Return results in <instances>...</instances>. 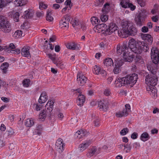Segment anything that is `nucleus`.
<instances>
[{
	"mask_svg": "<svg viewBox=\"0 0 159 159\" xmlns=\"http://www.w3.org/2000/svg\"><path fill=\"white\" fill-rule=\"evenodd\" d=\"M99 23L98 25L95 26V28L96 29L98 30V31L100 32L103 26H106V24L104 23L100 24Z\"/></svg>",
	"mask_w": 159,
	"mask_h": 159,
	"instance_id": "nucleus-41",
	"label": "nucleus"
},
{
	"mask_svg": "<svg viewBox=\"0 0 159 159\" xmlns=\"http://www.w3.org/2000/svg\"><path fill=\"white\" fill-rule=\"evenodd\" d=\"M122 29L118 30V33L120 36L126 35L134 36L137 34V29L131 22L123 20L121 22Z\"/></svg>",
	"mask_w": 159,
	"mask_h": 159,
	"instance_id": "nucleus-1",
	"label": "nucleus"
},
{
	"mask_svg": "<svg viewBox=\"0 0 159 159\" xmlns=\"http://www.w3.org/2000/svg\"><path fill=\"white\" fill-rule=\"evenodd\" d=\"M130 52H127L125 55H123V58L126 61L131 62L134 58V55L130 54Z\"/></svg>",
	"mask_w": 159,
	"mask_h": 159,
	"instance_id": "nucleus-19",
	"label": "nucleus"
},
{
	"mask_svg": "<svg viewBox=\"0 0 159 159\" xmlns=\"http://www.w3.org/2000/svg\"><path fill=\"white\" fill-rule=\"evenodd\" d=\"M151 57L152 61L155 65V66L154 67L153 65L152 64L148 67V70L151 73L149 75H156L155 74L157 72V65L159 61V52L156 48L153 47L151 49Z\"/></svg>",
	"mask_w": 159,
	"mask_h": 159,
	"instance_id": "nucleus-3",
	"label": "nucleus"
},
{
	"mask_svg": "<svg viewBox=\"0 0 159 159\" xmlns=\"http://www.w3.org/2000/svg\"><path fill=\"white\" fill-rule=\"evenodd\" d=\"M108 19V16L105 15H102L100 16V19L102 22H105Z\"/></svg>",
	"mask_w": 159,
	"mask_h": 159,
	"instance_id": "nucleus-50",
	"label": "nucleus"
},
{
	"mask_svg": "<svg viewBox=\"0 0 159 159\" xmlns=\"http://www.w3.org/2000/svg\"><path fill=\"white\" fill-rule=\"evenodd\" d=\"M16 47L15 45L13 43H11L9 46H5V50H8V51H10L11 50H13L14 49H15Z\"/></svg>",
	"mask_w": 159,
	"mask_h": 159,
	"instance_id": "nucleus-40",
	"label": "nucleus"
},
{
	"mask_svg": "<svg viewBox=\"0 0 159 159\" xmlns=\"http://www.w3.org/2000/svg\"><path fill=\"white\" fill-rule=\"evenodd\" d=\"M48 56L49 58H50L51 60L53 61V62L55 63L56 64V59L54 56H53L52 54H48Z\"/></svg>",
	"mask_w": 159,
	"mask_h": 159,
	"instance_id": "nucleus-59",
	"label": "nucleus"
},
{
	"mask_svg": "<svg viewBox=\"0 0 159 159\" xmlns=\"http://www.w3.org/2000/svg\"><path fill=\"white\" fill-rule=\"evenodd\" d=\"M66 46L68 48L72 50H75L78 48L77 45L74 43H68L67 44Z\"/></svg>",
	"mask_w": 159,
	"mask_h": 159,
	"instance_id": "nucleus-31",
	"label": "nucleus"
},
{
	"mask_svg": "<svg viewBox=\"0 0 159 159\" xmlns=\"http://www.w3.org/2000/svg\"><path fill=\"white\" fill-rule=\"evenodd\" d=\"M149 135L147 132L143 133L140 136V139L143 142H145L148 139H149Z\"/></svg>",
	"mask_w": 159,
	"mask_h": 159,
	"instance_id": "nucleus-33",
	"label": "nucleus"
},
{
	"mask_svg": "<svg viewBox=\"0 0 159 159\" xmlns=\"http://www.w3.org/2000/svg\"><path fill=\"white\" fill-rule=\"evenodd\" d=\"M120 71L119 67L115 65V67L113 70V72L115 74H117L119 73Z\"/></svg>",
	"mask_w": 159,
	"mask_h": 159,
	"instance_id": "nucleus-54",
	"label": "nucleus"
},
{
	"mask_svg": "<svg viewBox=\"0 0 159 159\" xmlns=\"http://www.w3.org/2000/svg\"><path fill=\"white\" fill-rule=\"evenodd\" d=\"M123 60H118L117 61H116V63L115 65L120 67L123 65Z\"/></svg>",
	"mask_w": 159,
	"mask_h": 159,
	"instance_id": "nucleus-49",
	"label": "nucleus"
},
{
	"mask_svg": "<svg viewBox=\"0 0 159 159\" xmlns=\"http://www.w3.org/2000/svg\"><path fill=\"white\" fill-rule=\"evenodd\" d=\"M138 3L142 7H144L145 5V3L142 0H137Z\"/></svg>",
	"mask_w": 159,
	"mask_h": 159,
	"instance_id": "nucleus-61",
	"label": "nucleus"
},
{
	"mask_svg": "<svg viewBox=\"0 0 159 159\" xmlns=\"http://www.w3.org/2000/svg\"><path fill=\"white\" fill-rule=\"evenodd\" d=\"M118 27L115 24L111 23L107 26V30L105 32V34L107 35L111 34L117 30Z\"/></svg>",
	"mask_w": 159,
	"mask_h": 159,
	"instance_id": "nucleus-11",
	"label": "nucleus"
},
{
	"mask_svg": "<svg viewBox=\"0 0 159 159\" xmlns=\"http://www.w3.org/2000/svg\"><path fill=\"white\" fill-rule=\"evenodd\" d=\"M94 73L97 75H98V74H99L100 72L101 69L100 67L97 66H94Z\"/></svg>",
	"mask_w": 159,
	"mask_h": 159,
	"instance_id": "nucleus-46",
	"label": "nucleus"
},
{
	"mask_svg": "<svg viewBox=\"0 0 159 159\" xmlns=\"http://www.w3.org/2000/svg\"><path fill=\"white\" fill-rule=\"evenodd\" d=\"M100 120L99 118H97L96 119V120L94 121V124L96 126H98L99 124Z\"/></svg>",
	"mask_w": 159,
	"mask_h": 159,
	"instance_id": "nucleus-60",
	"label": "nucleus"
},
{
	"mask_svg": "<svg viewBox=\"0 0 159 159\" xmlns=\"http://www.w3.org/2000/svg\"><path fill=\"white\" fill-rule=\"evenodd\" d=\"M30 48L29 46H25L22 48L21 53L22 56L27 57H30L29 51Z\"/></svg>",
	"mask_w": 159,
	"mask_h": 159,
	"instance_id": "nucleus-16",
	"label": "nucleus"
},
{
	"mask_svg": "<svg viewBox=\"0 0 159 159\" xmlns=\"http://www.w3.org/2000/svg\"><path fill=\"white\" fill-rule=\"evenodd\" d=\"M42 107V104H40L39 105L37 104L36 105L35 109L37 111H40Z\"/></svg>",
	"mask_w": 159,
	"mask_h": 159,
	"instance_id": "nucleus-64",
	"label": "nucleus"
},
{
	"mask_svg": "<svg viewBox=\"0 0 159 159\" xmlns=\"http://www.w3.org/2000/svg\"><path fill=\"white\" fill-rule=\"evenodd\" d=\"M138 78V75L135 73L119 78L115 81L116 86L117 87H120L126 84L133 87L136 83Z\"/></svg>",
	"mask_w": 159,
	"mask_h": 159,
	"instance_id": "nucleus-2",
	"label": "nucleus"
},
{
	"mask_svg": "<svg viewBox=\"0 0 159 159\" xmlns=\"http://www.w3.org/2000/svg\"><path fill=\"white\" fill-rule=\"evenodd\" d=\"M46 112L45 111L43 110L40 112V113L39 115V118L42 119V120H44L46 117Z\"/></svg>",
	"mask_w": 159,
	"mask_h": 159,
	"instance_id": "nucleus-39",
	"label": "nucleus"
},
{
	"mask_svg": "<svg viewBox=\"0 0 159 159\" xmlns=\"http://www.w3.org/2000/svg\"><path fill=\"white\" fill-rule=\"evenodd\" d=\"M125 106V108L123 109L122 111H120L116 113V116L118 117H121L128 115V111L130 109V107L129 104H126Z\"/></svg>",
	"mask_w": 159,
	"mask_h": 159,
	"instance_id": "nucleus-10",
	"label": "nucleus"
},
{
	"mask_svg": "<svg viewBox=\"0 0 159 159\" xmlns=\"http://www.w3.org/2000/svg\"><path fill=\"white\" fill-rule=\"evenodd\" d=\"M98 105L100 109L106 111L108 108V102L107 100H103L99 102Z\"/></svg>",
	"mask_w": 159,
	"mask_h": 159,
	"instance_id": "nucleus-15",
	"label": "nucleus"
},
{
	"mask_svg": "<svg viewBox=\"0 0 159 159\" xmlns=\"http://www.w3.org/2000/svg\"><path fill=\"white\" fill-rule=\"evenodd\" d=\"M146 83L147 86H155L157 82V77L156 75L148 74L145 77Z\"/></svg>",
	"mask_w": 159,
	"mask_h": 159,
	"instance_id": "nucleus-7",
	"label": "nucleus"
},
{
	"mask_svg": "<svg viewBox=\"0 0 159 159\" xmlns=\"http://www.w3.org/2000/svg\"><path fill=\"white\" fill-rule=\"evenodd\" d=\"M52 11L50 10H48L46 14V18L47 20L49 21H52L53 18L52 16Z\"/></svg>",
	"mask_w": 159,
	"mask_h": 159,
	"instance_id": "nucleus-32",
	"label": "nucleus"
},
{
	"mask_svg": "<svg viewBox=\"0 0 159 159\" xmlns=\"http://www.w3.org/2000/svg\"><path fill=\"white\" fill-rule=\"evenodd\" d=\"M117 52L119 55L123 53L122 55H125L127 52H129V47L125 44L122 45H118L117 47Z\"/></svg>",
	"mask_w": 159,
	"mask_h": 159,
	"instance_id": "nucleus-8",
	"label": "nucleus"
},
{
	"mask_svg": "<svg viewBox=\"0 0 159 159\" xmlns=\"http://www.w3.org/2000/svg\"><path fill=\"white\" fill-rule=\"evenodd\" d=\"M22 34V31L21 30H18L16 31L14 33V35L17 37H19L21 36Z\"/></svg>",
	"mask_w": 159,
	"mask_h": 159,
	"instance_id": "nucleus-52",
	"label": "nucleus"
},
{
	"mask_svg": "<svg viewBox=\"0 0 159 159\" xmlns=\"http://www.w3.org/2000/svg\"><path fill=\"white\" fill-rule=\"evenodd\" d=\"M85 102V97L83 95L79 94L77 101V104L80 106L83 105Z\"/></svg>",
	"mask_w": 159,
	"mask_h": 159,
	"instance_id": "nucleus-22",
	"label": "nucleus"
},
{
	"mask_svg": "<svg viewBox=\"0 0 159 159\" xmlns=\"http://www.w3.org/2000/svg\"><path fill=\"white\" fill-rule=\"evenodd\" d=\"M9 66V64L8 63L5 62L2 64L0 68L2 70H3V72L6 73L7 71V69Z\"/></svg>",
	"mask_w": 159,
	"mask_h": 159,
	"instance_id": "nucleus-29",
	"label": "nucleus"
},
{
	"mask_svg": "<svg viewBox=\"0 0 159 159\" xmlns=\"http://www.w3.org/2000/svg\"><path fill=\"white\" fill-rule=\"evenodd\" d=\"M43 129V127L42 125L38 124L37 125L36 129L34 132L35 134H37L39 135L41 134V131Z\"/></svg>",
	"mask_w": 159,
	"mask_h": 159,
	"instance_id": "nucleus-34",
	"label": "nucleus"
},
{
	"mask_svg": "<svg viewBox=\"0 0 159 159\" xmlns=\"http://www.w3.org/2000/svg\"><path fill=\"white\" fill-rule=\"evenodd\" d=\"M47 5H46L43 2H40L39 3V7L40 9H41V8L43 7L44 9H46L47 7Z\"/></svg>",
	"mask_w": 159,
	"mask_h": 159,
	"instance_id": "nucleus-58",
	"label": "nucleus"
},
{
	"mask_svg": "<svg viewBox=\"0 0 159 159\" xmlns=\"http://www.w3.org/2000/svg\"><path fill=\"white\" fill-rule=\"evenodd\" d=\"M65 4L66 6H69L68 10L70 9L72 6V3H71V0H66L65 2Z\"/></svg>",
	"mask_w": 159,
	"mask_h": 159,
	"instance_id": "nucleus-45",
	"label": "nucleus"
},
{
	"mask_svg": "<svg viewBox=\"0 0 159 159\" xmlns=\"http://www.w3.org/2000/svg\"><path fill=\"white\" fill-rule=\"evenodd\" d=\"M20 14L19 12H16L13 15V18L14 21L15 22H17L19 21V17Z\"/></svg>",
	"mask_w": 159,
	"mask_h": 159,
	"instance_id": "nucleus-47",
	"label": "nucleus"
},
{
	"mask_svg": "<svg viewBox=\"0 0 159 159\" xmlns=\"http://www.w3.org/2000/svg\"><path fill=\"white\" fill-rule=\"evenodd\" d=\"M155 86H147L146 89L149 93L153 97L157 96V91Z\"/></svg>",
	"mask_w": 159,
	"mask_h": 159,
	"instance_id": "nucleus-17",
	"label": "nucleus"
},
{
	"mask_svg": "<svg viewBox=\"0 0 159 159\" xmlns=\"http://www.w3.org/2000/svg\"><path fill=\"white\" fill-rule=\"evenodd\" d=\"M0 29L5 33H8L11 30V25L9 21L4 16L0 17Z\"/></svg>",
	"mask_w": 159,
	"mask_h": 159,
	"instance_id": "nucleus-5",
	"label": "nucleus"
},
{
	"mask_svg": "<svg viewBox=\"0 0 159 159\" xmlns=\"http://www.w3.org/2000/svg\"><path fill=\"white\" fill-rule=\"evenodd\" d=\"M138 134L136 132H134L132 134L131 137V138L134 139H135L138 137Z\"/></svg>",
	"mask_w": 159,
	"mask_h": 159,
	"instance_id": "nucleus-62",
	"label": "nucleus"
},
{
	"mask_svg": "<svg viewBox=\"0 0 159 159\" xmlns=\"http://www.w3.org/2000/svg\"><path fill=\"white\" fill-rule=\"evenodd\" d=\"M85 134V133L83 130L78 131L76 133L75 135L77 137L79 138H83Z\"/></svg>",
	"mask_w": 159,
	"mask_h": 159,
	"instance_id": "nucleus-35",
	"label": "nucleus"
},
{
	"mask_svg": "<svg viewBox=\"0 0 159 159\" xmlns=\"http://www.w3.org/2000/svg\"><path fill=\"white\" fill-rule=\"evenodd\" d=\"M56 148L59 153L62 152L64 150L65 143H63V140L61 138H59L56 142Z\"/></svg>",
	"mask_w": 159,
	"mask_h": 159,
	"instance_id": "nucleus-9",
	"label": "nucleus"
},
{
	"mask_svg": "<svg viewBox=\"0 0 159 159\" xmlns=\"http://www.w3.org/2000/svg\"><path fill=\"white\" fill-rule=\"evenodd\" d=\"M64 20L66 21H68V23L70 20V16L68 14L64 16Z\"/></svg>",
	"mask_w": 159,
	"mask_h": 159,
	"instance_id": "nucleus-56",
	"label": "nucleus"
},
{
	"mask_svg": "<svg viewBox=\"0 0 159 159\" xmlns=\"http://www.w3.org/2000/svg\"><path fill=\"white\" fill-rule=\"evenodd\" d=\"M91 21L93 25H98L100 22V20L97 17L95 16L92 17Z\"/></svg>",
	"mask_w": 159,
	"mask_h": 159,
	"instance_id": "nucleus-36",
	"label": "nucleus"
},
{
	"mask_svg": "<svg viewBox=\"0 0 159 159\" xmlns=\"http://www.w3.org/2000/svg\"><path fill=\"white\" fill-rule=\"evenodd\" d=\"M139 42L137 43L133 39H130L128 42L129 51H132L136 54L142 53L141 47H140Z\"/></svg>",
	"mask_w": 159,
	"mask_h": 159,
	"instance_id": "nucleus-4",
	"label": "nucleus"
},
{
	"mask_svg": "<svg viewBox=\"0 0 159 159\" xmlns=\"http://www.w3.org/2000/svg\"><path fill=\"white\" fill-rule=\"evenodd\" d=\"M64 19L61 20L59 22L60 27L63 29H67L69 27V23L65 21Z\"/></svg>",
	"mask_w": 159,
	"mask_h": 159,
	"instance_id": "nucleus-26",
	"label": "nucleus"
},
{
	"mask_svg": "<svg viewBox=\"0 0 159 159\" xmlns=\"http://www.w3.org/2000/svg\"><path fill=\"white\" fill-rule=\"evenodd\" d=\"M77 79L78 84L80 85L84 84L87 81V78L80 73L78 74Z\"/></svg>",
	"mask_w": 159,
	"mask_h": 159,
	"instance_id": "nucleus-13",
	"label": "nucleus"
},
{
	"mask_svg": "<svg viewBox=\"0 0 159 159\" xmlns=\"http://www.w3.org/2000/svg\"><path fill=\"white\" fill-rule=\"evenodd\" d=\"M15 134L14 130L10 128L7 129L4 134V136L7 138H9L11 137Z\"/></svg>",
	"mask_w": 159,
	"mask_h": 159,
	"instance_id": "nucleus-24",
	"label": "nucleus"
},
{
	"mask_svg": "<svg viewBox=\"0 0 159 159\" xmlns=\"http://www.w3.org/2000/svg\"><path fill=\"white\" fill-rule=\"evenodd\" d=\"M10 52L12 53L19 54L20 53V51L19 49L18 48L14 49L13 50H10Z\"/></svg>",
	"mask_w": 159,
	"mask_h": 159,
	"instance_id": "nucleus-53",
	"label": "nucleus"
},
{
	"mask_svg": "<svg viewBox=\"0 0 159 159\" xmlns=\"http://www.w3.org/2000/svg\"><path fill=\"white\" fill-rule=\"evenodd\" d=\"M30 80L29 79H25L22 82L23 85L26 87H28L30 84Z\"/></svg>",
	"mask_w": 159,
	"mask_h": 159,
	"instance_id": "nucleus-42",
	"label": "nucleus"
},
{
	"mask_svg": "<svg viewBox=\"0 0 159 159\" xmlns=\"http://www.w3.org/2000/svg\"><path fill=\"white\" fill-rule=\"evenodd\" d=\"M147 14L146 10H143L136 15L134 20L137 26L141 27L144 25Z\"/></svg>",
	"mask_w": 159,
	"mask_h": 159,
	"instance_id": "nucleus-6",
	"label": "nucleus"
},
{
	"mask_svg": "<svg viewBox=\"0 0 159 159\" xmlns=\"http://www.w3.org/2000/svg\"><path fill=\"white\" fill-rule=\"evenodd\" d=\"M129 3V2H127L124 1H122L120 2V5L122 7L124 8H126L128 7Z\"/></svg>",
	"mask_w": 159,
	"mask_h": 159,
	"instance_id": "nucleus-44",
	"label": "nucleus"
},
{
	"mask_svg": "<svg viewBox=\"0 0 159 159\" xmlns=\"http://www.w3.org/2000/svg\"><path fill=\"white\" fill-rule=\"evenodd\" d=\"M34 124L33 120L31 119H27L25 122V125L27 127H30L32 126Z\"/></svg>",
	"mask_w": 159,
	"mask_h": 159,
	"instance_id": "nucleus-38",
	"label": "nucleus"
},
{
	"mask_svg": "<svg viewBox=\"0 0 159 159\" xmlns=\"http://www.w3.org/2000/svg\"><path fill=\"white\" fill-rule=\"evenodd\" d=\"M34 13L31 10H28L24 12V14L22 16L25 19H28L31 18L33 15Z\"/></svg>",
	"mask_w": 159,
	"mask_h": 159,
	"instance_id": "nucleus-21",
	"label": "nucleus"
},
{
	"mask_svg": "<svg viewBox=\"0 0 159 159\" xmlns=\"http://www.w3.org/2000/svg\"><path fill=\"white\" fill-rule=\"evenodd\" d=\"M128 7L130 8L131 11H134L136 8V6L134 5L132 3L129 2Z\"/></svg>",
	"mask_w": 159,
	"mask_h": 159,
	"instance_id": "nucleus-57",
	"label": "nucleus"
},
{
	"mask_svg": "<svg viewBox=\"0 0 159 159\" xmlns=\"http://www.w3.org/2000/svg\"><path fill=\"white\" fill-rule=\"evenodd\" d=\"M10 2L8 0H1L0 1V8L5 7L7 4Z\"/></svg>",
	"mask_w": 159,
	"mask_h": 159,
	"instance_id": "nucleus-37",
	"label": "nucleus"
},
{
	"mask_svg": "<svg viewBox=\"0 0 159 159\" xmlns=\"http://www.w3.org/2000/svg\"><path fill=\"white\" fill-rule=\"evenodd\" d=\"M103 63L106 66H111L113 65V61L112 59L108 58L106 59L103 62Z\"/></svg>",
	"mask_w": 159,
	"mask_h": 159,
	"instance_id": "nucleus-28",
	"label": "nucleus"
},
{
	"mask_svg": "<svg viewBox=\"0 0 159 159\" xmlns=\"http://www.w3.org/2000/svg\"><path fill=\"white\" fill-rule=\"evenodd\" d=\"M91 141L90 140L84 141L83 143L79 145V150L80 152L83 151L91 144Z\"/></svg>",
	"mask_w": 159,
	"mask_h": 159,
	"instance_id": "nucleus-14",
	"label": "nucleus"
},
{
	"mask_svg": "<svg viewBox=\"0 0 159 159\" xmlns=\"http://www.w3.org/2000/svg\"><path fill=\"white\" fill-rule=\"evenodd\" d=\"M110 9V4L107 3L104 5L102 11L104 13L106 14L109 11Z\"/></svg>",
	"mask_w": 159,
	"mask_h": 159,
	"instance_id": "nucleus-30",
	"label": "nucleus"
},
{
	"mask_svg": "<svg viewBox=\"0 0 159 159\" xmlns=\"http://www.w3.org/2000/svg\"><path fill=\"white\" fill-rule=\"evenodd\" d=\"M100 152V149L98 148L96 146H93L89 151L86 154L87 157H91L94 155H97Z\"/></svg>",
	"mask_w": 159,
	"mask_h": 159,
	"instance_id": "nucleus-12",
	"label": "nucleus"
},
{
	"mask_svg": "<svg viewBox=\"0 0 159 159\" xmlns=\"http://www.w3.org/2000/svg\"><path fill=\"white\" fill-rule=\"evenodd\" d=\"M71 23H72L73 27H74L79 25V20H76V19H74L73 20H71Z\"/></svg>",
	"mask_w": 159,
	"mask_h": 159,
	"instance_id": "nucleus-48",
	"label": "nucleus"
},
{
	"mask_svg": "<svg viewBox=\"0 0 159 159\" xmlns=\"http://www.w3.org/2000/svg\"><path fill=\"white\" fill-rule=\"evenodd\" d=\"M142 38L144 40L147 41L149 44H151L153 41V38L149 34H143L141 35Z\"/></svg>",
	"mask_w": 159,
	"mask_h": 159,
	"instance_id": "nucleus-20",
	"label": "nucleus"
},
{
	"mask_svg": "<svg viewBox=\"0 0 159 159\" xmlns=\"http://www.w3.org/2000/svg\"><path fill=\"white\" fill-rule=\"evenodd\" d=\"M54 103V102L53 101H48L45 106V108L47 109V111H48V112H49L50 113L52 111Z\"/></svg>",
	"mask_w": 159,
	"mask_h": 159,
	"instance_id": "nucleus-23",
	"label": "nucleus"
},
{
	"mask_svg": "<svg viewBox=\"0 0 159 159\" xmlns=\"http://www.w3.org/2000/svg\"><path fill=\"white\" fill-rule=\"evenodd\" d=\"M128 131L129 129L127 128H124L120 131V134L122 135H125L128 132Z\"/></svg>",
	"mask_w": 159,
	"mask_h": 159,
	"instance_id": "nucleus-51",
	"label": "nucleus"
},
{
	"mask_svg": "<svg viewBox=\"0 0 159 159\" xmlns=\"http://www.w3.org/2000/svg\"><path fill=\"white\" fill-rule=\"evenodd\" d=\"M107 30V26L106 24V26H103L102 27L101 31L102 32V33L104 34H105V32Z\"/></svg>",
	"mask_w": 159,
	"mask_h": 159,
	"instance_id": "nucleus-63",
	"label": "nucleus"
},
{
	"mask_svg": "<svg viewBox=\"0 0 159 159\" xmlns=\"http://www.w3.org/2000/svg\"><path fill=\"white\" fill-rule=\"evenodd\" d=\"M135 61L136 62L142 63L143 62L142 57L139 55L136 56V57L134 59Z\"/></svg>",
	"mask_w": 159,
	"mask_h": 159,
	"instance_id": "nucleus-43",
	"label": "nucleus"
},
{
	"mask_svg": "<svg viewBox=\"0 0 159 159\" xmlns=\"http://www.w3.org/2000/svg\"><path fill=\"white\" fill-rule=\"evenodd\" d=\"M27 2V0H16L14 4L16 7L21 6L25 5Z\"/></svg>",
	"mask_w": 159,
	"mask_h": 159,
	"instance_id": "nucleus-25",
	"label": "nucleus"
},
{
	"mask_svg": "<svg viewBox=\"0 0 159 159\" xmlns=\"http://www.w3.org/2000/svg\"><path fill=\"white\" fill-rule=\"evenodd\" d=\"M48 100L47 93L45 92H43L40 95L39 99L38 102L39 103L42 104Z\"/></svg>",
	"mask_w": 159,
	"mask_h": 159,
	"instance_id": "nucleus-18",
	"label": "nucleus"
},
{
	"mask_svg": "<svg viewBox=\"0 0 159 159\" xmlns=\"http://www.w3.org/2000/svg\"><path fill=\"white\" fill-rule=\"evenodd\" d=\"M140 47H141L142 52L143 51L144 52H147L149 49V47L147 43L144 42H139Z\"/></svg>",
	"mask_w": 159,
	"mask_h": 159,
	"instance_id": "nucleus-27",
	"label": "nucleus"
},
{
	"mask_svg": "<svg viewBox=\"0 0 159 159\" xmlns=\"http://www.w3.org/2000/svg\"><path fill=\"white\" fill-rule=\"evenodd\" d=\"M56 64H57V66L61 69H62L64 68V65L62 62H59L57 63H56Z\"/></svg>",
	"mask_w": 159,
	"mask_h": 159,
	"instance_id": "nucleus-55",
	"label": "nucleus"
}]
</instances>
